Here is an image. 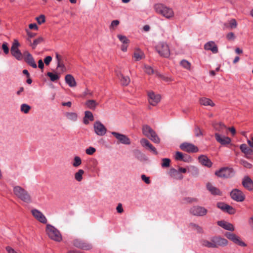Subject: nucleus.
Here are the masks:
<instances>
[{
    "label": "nucleus",
    "mask_w": 253,
    "mask_h": 253,
    "mask_svg": "<svg viewBox=\"0 0 253 253\" xmlns=\"http://www.w3.org/2000/svg\"><path fill=\"white\" fill-rule=\"evenodd\" d=\"M155 12L167 19H172L175 16L173 9L162 3H157L154 5Z\"/></svg>",
    "instance_id": "obj_1"
},
{
    "label": "nucleus",
    "mask_w": 253,
    "mask_h": 253,
    "mask_svg": "<svg viewBox=\"0 0 253 253\" xmlns=\"http://www.w3.org/2000/svg\"><path fill=\"white\" fill-rule=\"evenodd\" d=\"M45 232L48 237L55 242H60L62 240V236L60 232L53 225L47 224Z\"/></svg>",
    "instance_id": "obj_2"
},
{
    "label": "nucleus",
    "mask_w": 253,
    "mask_h": 253,
    "mask_svg": "<svg viewBox=\"0 0 253 253\" xmlns=\"http://www.w3.org/2000/svg\"><path fill=\"white\" fill-rule=\"evenodd\" d=\"M13 193L18 198L24 202L30 203L32 202L30 194L25 189L19 186H15L13 187Z\"/></svg>",
    "instance_id": "obj_3"
},
{
    "label": "nucleus",
    "mask_w": 253,
    "mask_h": 253,
    "mask_svg": "<svg viewBox=\"0 0 253 253\" xmlns=\"http://www.w3.org/2000/svg\"><path fill=\"white\" fill-rule=\"evenodd\" d=\"M155 49L158 53L163 57L168 58L170 55L169 46L166 42H158L155 45Z\"/></svg>",
    "instance_id": "obj_4"
},
{
    "label": "nucleus",
    "mask_w": 253,
    "mask_h": 253,
    "mask_svg": "<svg viewBox=\"0 0 253 253\" xmlns=\"http://www.w3.org/2000/svg\"><path fill=\"white\" fill-rule=\"evenodd\" d=\"M142 133L146 137L155 143H159L160 139L156 132L149 126L145 125L143 126L142 128Z\"/></svg>",
    "instance_id": "obj_5"
},
{
    "label": "nucleus",
    "mask_w": 253,
    "mask_h": 253,
    "mask_svg": "<svg viewBox=\"0 0 253 253\" xmlns=\"http://www.w3.org/2000/svg\"><path fill=\"white\" fill-rule=\"evenodd\" d=\"M20 43L17 39H14L11 47L12 55L18 60H21L23 58L22 54L19 49Z\"/></svg>",
    "instance_id": "obj_6"
},
{
    "label": "nucleus",
    "mask_w": 253,
    "mask_h": 253,
    "mask_svg": "<svg viewBox=\"0 0 253 253\" xmlns=\"http://www.w3.org/2000/svg\"><path fill=\"white\" fill-rule=\"evenodd\" d=\"M189 212L193 215L203 216L208 213V210L205 208L200 206H194L189 209Z\"/></svg>",
    "instance_id": "obj_7"
},
{
    "label": "nucleus",
    "mask_w": 253,
    "mask_h": 253,
    "mask_svg": "<svg viewBox=\"0 0 253 253\" xmlns=\"http://www.w3.org/2000/svg\"><path fill=\"white\" fill-rule=\"evenodd\" d=\"M225 236L228 239L240 246L244 247L247 246V244L243 241L238 236L234 233L226 232L225 234Z\"/></svg>",
    "instance_id": "obj_8"
},
{
    "label": "nucleus",
    "mask_w": 253,
    "mask_h": 253,
    "mask_svg": "<svg viewBox=\"0 0 253 253\" xmlns=\"http://www.w3.org/2000/svg\"><path fill=\"white\" fill-rule=\"evenodd\" d=\"M95 133L98 136H104L107 132V128L100 121H96L93 124Z\"/></svg>",
    "instance_id": "obj_9"
},
{
    "label": "nucleus",
    "mask_w": 253,
    "mask_h": 253,
    "mask_svg": "<svg viewBox=\"0 0 253 253\" xmlns=\"http://www.w3.org/2000/svg\"><path fill=\"white\" fill-rule=\"evenodd\" d=\"M148 100L151 105L156 106L160 102L161 96L159 94L155 93L153 91H149L148 92Z\"/></svg>",
    "instance_id": "obj_10"
},
{
    "label": "nucleus",
    "mask_w": 253,
    "mask_h": 253,
    "mask_svg": "<svg viewBox=\"0 0 253 253\" xmlns=\"http://www.w3.org/2000/svg\"><path fill=\"white\" fill-rule=\"evenodd\" d=\"M31 213L34 217L42 224H46L47 219L43 213L39 210L34 209L31 210Z\"/></svg>",
    "instance_id": "obj_11"
},
{
    "label": "nucleus",
    "mask_w": 253,
    "mask_h": 253,
    "mask_svg": "<svg viewBox=\"0 0 253 253\" xmlns=\"http://www.w3.org/2000/svg\"><path fill=\"white\" fill-rule=\"evenodd\" d=\"M214 136L216 141L223 146H227L231 143V139L228 136L216 132Z\"/></svg>",
    "instance_id": "obj_12"
},
{
    "label": "nucleus",
    "mask_w": 253,
    "mask_h": 253,
    "mask_svg": "<svg viewBox=\"0 0 253 253\" xmlns=\"http://www.w3.org/2000/svg\"><path fill=\"white\" fill-rule=\"evenodd\" d=\"M231 198L236 202H241L244 201L245 195L243 192L238 189H234L230 192Z\"/></svg>",
    "instance_id": "obj_13"
},
{
    "label": "nucleus",
    "mask_w": 253,
    "mask_h": 253,
    "mask_svg": "<svg viewBox=\"0 0 253 253\" xmlns=\"http://www.w3.org/2000/svg\"><path fill=\"white\" fill-rule=\"evenodd\" d=\"M215 174L220 177L228 178L233 175L234 172L231 169L223 168L216 171Z\"/></svg>",
    "instance_id": "obj_14"
},
{
    "label": "nucleus",
    "mask_w": 253,
    "mask_h": 253,
    "mask_svg": "<svg viewBox=\"0 0 253 253\" xmlns=\"http://www.w3.org/2000/svg\"><path fill=\"white\" fill-rule=\"evenodd\" d=\"M111 133L120 143L126 145L130 144L131 142L130 139L126 135L116 132H112Z\"/></svg>",
    "instance_id": "obj_15"
},
{
    "label": "nucleus",
    "mask_w": 253,
    "mask_h": 253,
    "mask_svg": "<svg viewBox=\"0 0 253 253\" xmlns=\"http://www.w3.org/2000/svg\"><path fill=\"white\" fill-rule=\"evenodd\" d=\"M180 148L183 151L187 152L195 153L198 151V148L194 145L188 143H183L180 146Z\"/></svg>",
    "instance_id": "obj_16"
},
{
    "label": "nucleus",
    "mask_w": 253,
    "mask_h": 253,
    "mask_svg": "<svg viewBox=\"0 0 253 253\" xmlns=\"http://www.w3.org/2000/svg\"><path fill=\"white\" fill-rule=\"evenodd\" d=\"M23 56L25 60L29 65L34 68H36L37 67V64L35 63L33 56L29 51H25L23 52Z\"/></svg>",
    "instance_id": "obj_17"
},
{
    "label": "nucleus",
    "mask_w": 253,
    "mask_h": 253,
    "mask_svg": "<svg viewBox=\"0 0 253 253\" xmlns=\"http://www.w3.org/2000/svg\"><path fill=\"white\" fill-rule=\"evenodd\" d=\"M204 49L206 50H210L213 53H217L218 51L217 45L213 41H210L206 43L204 45Z\"/></svg>",
    "instance_id": "obj_18"
},
{
    "label": "nucleus",
    "mask_w": 253,
    "mask_h": 253,
    "mask_svg": "<svg viewBox=\"0 0 253 253\" xmlns=\"http://www.w3.org/2000/svg\"><path fill=\"white\" fill-rule=\"evenodd\" d=\"M217 224L225 230L230 231H234L235 229L233 224L224 220L218 221Z\"/></svg>",
    "instance_id": "obj_19"
},
{
    "label": "nucleus",
    "mask_w": 253,
    "mask_h": 253,
    "mask_svg": "<svg viewBox=\"0 0 253 253\" xmlns=\"http://www.w3.org/2000/svg\"><path fill=\"white\" fill-rule=\"evenodd\" d=\"M214 245H215V248L218 247H224L228 245V241L219 237H213Z\"/></svg>",
    "instance_id": "obj_20"
},
{
    "label": "nucleus",
    "mask_w": 253,
    "mask_h": 253,
    "mask_svg": "<svg viewBox=\"0 0 253 253\" xmlns=\"http://www.w3.org/2000/svg\"><path fill=\"white\" fill-rule=\"evenodd\" d=\"M240 149L242 153H243L246 158L249 159L253 154V150L249 147L246 144H242L240 146Z\"/></svg>",
    "instance_id": "obj_21"
},
{
    "label": "nucleus",
    "mask_w": 253,
    "mask_h": 253,
    "mask_svg": "<svg viewBox=\"0 0 253 253\" xmlns=\"http://www.w3.org/2000/svg\"><path fill=\"white\" fill-rule=\"evenodd\" d=\"M198 160L201 165L208 168H211L212 165V163L211 161L205 155H201L199 156L198 157Z\"/></svg>",
    "instance_id": "obj_22"
},
{
    "label": "nucleus",
    "mask_w": 253,
    "mask_h": 253,
    "mask_svg": "<svg viewBox=\"0 0 253 253\" xmlns=\"http://www.w3.org/2000/svg\"><path fill=\"white\" fill-rule=\"evenodd\" d=\"M242 184L248 190L252 191L253 190V181L249 177L247 176L243 178Z\"/></svg>",
    "instance_id": "obj_23"
},
{
    "label": "nucleus",
    "mask_w": 253,
    "mask_h": 253,
    "mask_svg": "<svg viewBox=\"0 0 253 253\" xmlns=\"http://www.w3.org/2000/svg\"><path fill=\"white\" fill-rule=\"evenodd\" d=\"M65 81L66 83L71 87H75L77 83L74 77L71 74H68L65 77Z\"/></svg>",
    "instance_id": "obj_24"
},
{
    "label": "nucleus",
    "mask_w": 253,
    "mask_h": 253,
    "mask_svg": "<svg viewBox=\"0 0 253 253\" xmlns=\"http://www.w3.org/2000/svg\"><path fill=\"white\" fill-rule=\"evenodd\" d=\"M133 57L135 61H139L145 57V54L139 48H136L134 51Z\"/></svg>",
    "instance_id": "obj_25"
},
{
    "label": "nucleus",
    "mask_w": 253,
    "mask_h": 253,
    "mask_svg": "<svg viewBox=\"0 0 253 253\" xmlns=\"http://www.w3.org/2000/svg\"><path fill=\"white\" fill-rule=\"evenodd\" d=\"M94 117L92 113L89 111L84 112V117L83 119V122L85 125H88L89 122L93 121Z\"/></svg>",
    "instance_id": "obj_26"
},
{
    "label": "nucleus",
    "mask_w": 253,
    "mask_h": 253,
    "mask_svg": "<svg viewBox=\"0 0 253 253\" xmlns=\"http://www.w3.org/2000/svg\"><path fill=\"white\" fill-rule=\"evenodd\" d=\"M74 245L77 247L84 250H89L91 248L90 245L80 240L75 241Z\"/></svg>",
    "instance_id": "obj_27"
},
{
    "label": "nucleus",
    "mask_w": 253,
    "mask_h": 253,
    "mask_svg": "<svg viewBox=\"0 0 253 253\" xmlns=\"http://www.w3.org/2000/svg\"><path fill=\"white\" fill-rule=\"evenodd\" d=\"M66 118L71 122H76L78 120V114L74 112H68L65 114Z\"/></svg>",
    "instance_id": "obj_28"
},
{
    "label": "nucleus",
    "mask_w": 253,
    "mask_h": 253,
    "mask_svg": "<svg viewBox=\"0 0 253 253\" xmlns=\"http://www.w3.org/2000/svg\"><path fill=\"white\" fill-rule=\"evenodd\" d=\"M207 188L211 194L213 195H219L221 194L220 191L210 183H207Z\"/></svg>",
    "instance_id": "obj_29"
},
{
    "label": "nucleus",
    "mask_w": 253,
    "mask_h": 253,
    "mask_svg": "<svg viewBox=\"0 0 253 253\" xmlns=\"http://www.w3.org/2000/svg\"><path fill=\"white\" fill-rule=\"evenodd\" d=\"M84 173V171L82 169H78L74 173V179L75 180L79 182H81L83 179V176Z\"/></svg>",
    "instance_id": "obj_30"
},
{
    "label": "nucleus",
    "mask_w": 253,
    "mask_h": 253,
    "mask_svg": "<svg viewBox=\"0 0 253 253\" xmlns=\"http://www.w3.org/2000/svg\"><path fill=\"white\" fill-rule=\"evenodd\" d=\"M85 106L91 110H95L98 103L94 100L90 99L85 102Z\"/></svg>",
    "instance_id": "obj_31"
},
{
    "label": "nucleus",
    "mask_w": 253,
    "mask_h": 253,
    "mask_svg": "<svg viewBox=\"0 0 253 253\" xmlns=\"http://www.w3.org/2000/svg\"><path fill=\"white\" fill-rule=\"evenodd\" d=\"M170 176L176 179H182L183 178L182 175L179 172V171L174 169H172L170 170Z\"/></svg>",
    "instance_id": "obj_32"
},
{
    "label": "nucleus",
    "mask_w": 253,
    "mask_h": 253,
    "mask_svg": "<svg viewBox=\"0 0 253 253\" xmlns=\"http://www.w3.org/2000/svg\"><path fill=\"white\" fill-rule=\"evenodd\" d=\"M200 103L201 105L206 106H210L213 107L215 105V104L211 99L207 98H202L200 100Z\"/></svg>",
    "instance_id": "obj_33"
},
{
    "label": "nucleus",
    "mask_w": 253,
    "mask_h": 253,
    "mask_svg": "<svg viewBox=\"0 0 253 253\" xmlns=\"http://www.w3.org/2000/svg\"><path fill=\"white\" fill-rule=\"evenodd\" d=\"M118 76L120 79L121 84L123 85H127L129 84L130 80L128 76H125L122 74H120Z\"/></svg>",
    "instance_id": "obj_34"
},
{
    "label": "nucleus",
    "mask_w": 253,
    "mask_h": 253,
    "mask_svg": "<svg viewBox=\"0 0 253 253\" xmlns=\"http://www.w3.org/2000/svg\"><path fill=\"white\" fill-rule=\"evenodd\" d=\"M213 126L215 130L218 132H221L226 128L225 125L221 122L213 124Z\"/></svg>",
    "instance_id": "obj_35"
},
{
    "label": "nucleus",
    "mask_w": 253,
    "mask_h": 253,
    "mask_svg": "<svg viewBox=\"0 0 253 253\" xmlns=\"http://www.w3.org/2000/svg\"><path fill=\"white\" fill-rule=\"evenodd\" d=\"M201 243L202 245L204 247L210 248H215V245H214L213 238L210 241L207 240H203L202 241Z\"/></svg>",
    "instance_id": "obj_36"
},
{
    "label": "nucleus",
    "mask_w": 253,
    "mask_h": 253,
    "mask_svg": "<svg viewBox=\"0 0 253 253\" xmlns=\"http://www.w3.org/2000/svg\"><path fill=\"white\" fill-rule=\"evenodd\" d=\"M72 164L73 167H79L82 164V160L81 158L78 156H75Z\"/></svg>",
    "instance_id": "obj_37"
},
{
    "label": "nucleus",
    "mask_w": 253,
    "mask_h": 253,
    "mask_svg": "<svg viewBox=\"0 0 253 253\" xmlns=\"http://www.w3.org/2000/svg\"><path fill=\"white\" fill-rule=\"evenodd\" d=\"M180 65L183 68H184L187 70H191V63L186 60H185V59L182 60L180 62Z\"/></svg>",
    "instance_id": "obj_38"
},
{
    "label": "nucleus",
    "mask_w": 253,
    "mask_h": 253,
    "mask_svg": "<svg viewBox=\"0 0 253 253\" xmlns=\"http://www.w3.org/2000/svg\"><path fill=\"white\" fill-rule=\"evenodd\" d=\"M47 75L49 77L51 81L55 82L59 80L60 76L57 73H53L52 72H48Z\"/></svg>",
    "instance_id": "obj_39"
},
{
    "label": "nucleus",
    "mask_w": 253,
    "mask_h": 253,
    "mask_svg": "<svg viewBox=\"0 0 253 253\" xmlns=\"http://www.w3.org/2000/svg\"><path fill=\"white\" fill-rule=\"evenodd\" d=\"M117 38L119 39L120 41L123 43V44H128L129 43V40L126 36L124 35L118 34L117 35Z\"/></svg>",
    "instance_id": "obj_40"
},
{
    "label": "nucleus",
    "mask_w": 253,
    "mask_h": 253,
    "mask_svg": "<svg viewBox=\"0 0 253 253\" xmlns=\"http://www.w3.org/2000/svg\"><path fill=\"white\" fill-rule=\"evenodd\" d=\"M31 109V106L27 104H22L20 106V111L25 114L28 113Z\"/></svg>",
    "instance_id": "obj_41"
},
{
    "label": "nucleus",
    "mask_w": 253,
    "mask_h": 253,
    "mask_svg": "<svg viewBox=\"0 0 253 253\" xmlns=\"http://www.w3.org/2000/svg\"><path fill=\"white\" fill-rule=\"evenodd\" d=\"M189 227L193 230L197 231L198 233H201L203 232L202 227L197 224L191 223L189 224Z\"/></svg>",
    "instance_id": "obj_42"
},
{
    "label": "nucleus",
    "mask_w": 253,
    "mask_h": 253,
    "mask_svg": "<svg viewBox=\"0 0 253 253\" xmlns=\"http://www.w3.org/2000/svg\"><path fill=\"white\" fill-rule=\"evenodd\" d=\"M140 143L141 145L145 149L147 148V147L149 146V145L151 144V143L147 139L144 138L140 140Z\"/></svg>",
    "instance_id": "obj_43"
},
{
    "label": "nucleus",
    "mask_w": 253,
    "mask_h": 253,
    "mask_svg": "<svg viewBox=\"0 0 253 253\" xmlns=\"http://www.w3.org/2000/svg\"><path fill=\"white\" fill-rule=\"evenodd\" d=\"M43 41V39L42 37H40L38 38L37 39H35L31 45L32 46V48H35L38 44L41 43Z\"/></svg>",
    "instance_id": "obj_44"
},
{
    "label": "nucleus",
    "mask_w": 253,
    "mask_h": 253,
    "mask_svg": "<svg viewBox=\"0 0 253 253\" xmlns=\"http://www.w3.org/2000/svg\"><path fill=\"white\" fill-rule=\"evenodd\" d=\"M36 20L38 23L39 24L41 25L42 23H44L45 21V17L44 15H41L38 17L36 18Z\"/></svg>",
    "instance_id": "obj_45"
},
{
    "label": "nucleus",
    "mask_w": 253,
    "mask_h": 253,
    "mask_svg": "<svg viewBox=\"0 0 253 253\" xmlns=\"http://www.w3.org/2000/svg\"><path fill=\"white\" fill-rule=\"evenodd\" d=\"M119 23L120 22L118 20H115L112 21L109 27L110 29L114 30L119 25Z\"/></svg>",
    "instance_id": "obj_46"
},
{
    "label": "nucleus",
    "mask_w": 253,
    "mask_h": 253,
    "mask_svg": "<svg viewBox=\"0 0 253 253\" xmlns=\"http://www.w3.org/2000/svg\"><path fill=\"white\" fill-rule=\"evenodd\" d=\"M5 250L7 253H22L19 250H16L10 246H7Z\"/></svg>",
    "instance_id": "obj_47"
},
{
    "label": "nucleus",
    "mask_w": 253,
    "mask_h": 253,
    "mask_svg": "<svg viewBox=\"0 0 253 253\" xmlns=\"http://www.w3.org/2000/svg\"><path fill=\"white\" fill-rule=\"evenodd\" d=\"M228 206V205H227L224 203H218L217 204V207L224 211H225L226 210H227Z\"/></svg>",
    "instance_id": "obj_48"
},
{
    "label": "nucleus",
    "mask_w": 253,
    "mask_h": 253,
    "mask_svg": "<svg viewBox=\"0 0 253 253\" xmlns=\"http://www.w3.org/2000/svg\"><path fill=\"white\" fill-rule=\"evenodd\" d=\"M2 49L5 54H7L9 53V47L8 44L7 42H4L2 44Z\"/></svg>",
    "instance_id": "obj_49"
},
{
    "label": "nucleus",
    "mask_w": 253,
    "mask_h": 253,
    "mask_svg": "<svg viewBox=\"0 0 253 253\" xmlns=\"http://www.w3.org/2000/svg\"><path fill=\"white\" fill-rule=\"evenodd\" d=\"M96 151L95 148L93 147H89L85 150V153L89 155H93Z\"/></svg>",
    "instance_id": "obj_50"
},
{
    "label": "nucleus",
    "mask_w": 253,
    "mask_h": 253,
    "mask_svg": "<svg viewBox=\"0 0 253 253\" xmlns=\"http://www.w3.org/2000/svg\"><path fill=\"white\" fill-rule=\"evenodd\" d=\"M229 28L231 29H235L236 28V27L237 26V22L234 19H232L229 21Z\"/></svg>",
    "instance_id": "obj_51"
},
{
    "label": "nucleus",
    "mask_w": 253,
    "mask_h": 253,
    "mask_svg": "<svg viewBox=\"0 0 253 253\" xmlns=\"http://www.w3.org/2000/svg\"><path fill=\"white\" fill-rule=\"evenodd\" d=\"M170 160L168 158H165L162 160V167H168L169 166Z\"/></svg>",
    "instance_id": "obj_52"
},
{
    "label": "nucleus",
    "mask_w": 253,
    "mask_h": 253,
    "mask_svg": "<svg viewBox=\"0 0 253 253\" xmlns=\"http://www.w3.org/2000/svg\"><path fill=\"white\" fill-rule=\"evenodd\" d=\"M225 211H226L229 214H233L236 213V210L232 207L228 205V206L227 207V210H226Z\"/></svg>",
    "instance_id": "obj_53"
},
{
    "label": "nucleus",
    "mask_w": 253,
    "mask_h": 253,
    "mask_svg": "<svg viewBox=\"0 0 253 253\" xmlns=\"http://www.w3.org/2000/svg\"><path fill=\"white\" fill-rule=\"evenodd\" d=\"M144 69L145 72L149 75L152 74L154 73V70L151 67L145 66Z\"/></svg>",
    "instance_id": "obj_54"
},
{
    "label": "nucleus",
    "mask_w": 253,
    "mask_h": 253,
    "mask_svg": "<svg viewBox=\"0 0 253 253\" xmlns=\"http://www.w3.org/2000/svg\"><path fill=\"white\" fill-rule=\"evenodd\" d=\"M146 149L152 152L153 154L157 155L158 154V152L157 151V150L155 147L153 146V145L151 143L150 145H149V146L147 147Z\"/></svg>",
    "instance_id": "obj_55"
},
{
    "label": "nucleus",
    "mask_w": 253,
    "mask_h": 253,
    "mask_svg": "<svg viewBox=\"0 0 253 253\" xmlns=\"http://www.w3.org/2000/svg\"><path fill=\"white\" fill-rule=\"evenodd\" d=\"M57 68L59 69L60 71L62 72H64L66 71V68L62 62L57 63Z\"/></svg>",
    "instance_id": "obj_56"
},
{
    "label": "nucleus",
    "mask_w": 253,
    "mask_h": 253,
    "mask_svg": "<svg viewBox=\"0 0 253 253\" xmlns=\"http://www.w3.org/2000/svg\"><path fill=\"white\" fill-rule=\"evenodd\" d=\"M241 163V164L244 167H245V168H246L247 169H251L252 167V164H251L249 162H247L246 161L242 160Z\"/></svg>",
    "instance_id": "obj_57"
},
{
    "label": "nucleus",
    "mask_w": 253,
    "mask_h": 253,
    "mask_svg": "<svg viewBox=\"0 0 253 253\" xmlns=\"http://www.w3.org/2000/svg\"><path fill=\"white\" fill-rule=\"evenodd\" d=\"M183 156V154L182 153H181L180 152H176L174 157L176 160L182 161Z\"/></svg>",
    "instance_id": "obj_58"
},
{
    "label": "nucleus",
    "mask_w": 253,
    "mask_h": 253,
    "mask_svg": "<svg viewBox=\"0 0 253 253\" xmlns=\"http://www.w3.org/2000/svg\"><path fill=\"white\" fill-rule=\"evenodd\" d=\"M182 161H183L185 162L189 163V162H191L192 159H191V157H190L189 156H188L187 155H183Z\"/></svg>",
    "instance_id": "obj_59"
},
{
    "label": "nucleus",
    "mask_w": 253,
    "mask_h": 253,
    "mask_svg": "<svg viewBox=\"0 0 253 253\" xmlns=\"http://www.w3.org/2000/svg\"><path fill=\"white\" fill-rule=\"evenodd\" d=\"M29 28L31 30H38L39 27L36 23H32L29 25Z\"/></svg>",
    "instance_id": "obj_60"
},
{
    "label": "nucleus",
    "mask_w": 253,
    "mask_h": 253,
    "mask_svg": "<svg viewBox=\"0 0 253 253\" xmlns=\"http://www.w3.org/2000/svg\"><path fill=\"white\" fill-rule=\"evenodd\" d=\"M141 179L147 184L150 183V180L149 178L146 176L145 175L143 174L141 175Z\"/></svg>",
    "instance_id": "obj_61"
},
{
    "label": "nucleus",
    "mask_w": 253,
    "mask_h": 253,
    "mask_svg": "<svg viewBox=\"0 0 253 253\" xmlns=\"http://www.w3.org/2000/svg\"><path fill=\"white\" fill-rule=\"evenodd\" d=\"M52 58L50 56L46 57L44 60V62L46 65H48L51 61Z\"/></svg>",
    "instance_id": "obj_62"
},
{
    "label": "nucleus",
    "mask_w": 253,
    "mask_h": 253,
    "mask_svg": "<svg viewBox=\"0 0 253 253\" xmlns=\"http://www.w3.org/2000/svg\"><path fill=\"white\" fill-rule=\"evenodd\" d=\"M226 37L228 40H232L234 39L235 36L233 33L231 32L227 35Z\"/></svg>",
    "instance_id": "obj_63"
},
{
    "label": "nucleus",
    "mask_w": 253,
    "mask_h": 253,
    "mask_svg": "<svg viewBox=\"0 0 253 253\" xmlns=\"http://www.w3.org/2000/svg\"><path fill=\"white\" fill-rule=\"evenodd\" d=\"M247 143L253 149V137L252 138L251 140L248 139Z\"/></svg>",
    "instance_id": "obj_64"
}]
</instances>
